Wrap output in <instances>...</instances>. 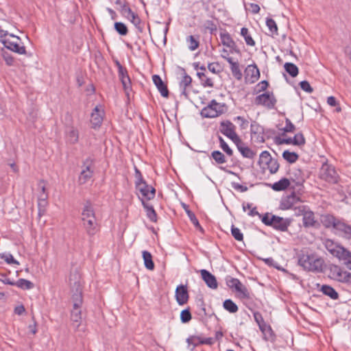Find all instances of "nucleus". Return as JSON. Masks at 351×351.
Masks as SVG:
<instances>
[{"label":"nucleus","mask_w":351,"mask_h":351,"mask_svg":"<svg viewBox=\"0 0 351 351\" xmlns=\"http://www.w3.org/2000/svg\"><path fill=\"white\" fill-rule=\"evenodd\" d=\"M118 75L123 85L124 91L126 95H128L129 91L132 88V84L127 69L125 67L124 69H121L118 71Z\"/></svg>","instance_id":"obj_17"},{"label":"nucleus","mask_w":351,"mask_h":351,"mask_svg":"<svg viewBox=\"0 0 351 351\" xmlns=\"http://www.w3.org/2000/svg\"><path fill=\"white\" fill-rule=\"evenodd\" d=\"M285 70L289 75L292 77H295L299 73V69L298 66L291 62H286L284 64Z\"/></svg>","instance_id":"obj_37"},{"label":"nucleus","mask_w":351,"mask_h":351,"mask_svg":"<svg viewBox=\"0 0 351 351\" xmlns=\"http://www.w3.org/2000/svg\"><path fill=\"white\" fill-rule=\"evenodd\" d=\"M293 221V218H283L270 213L263 214L262 219V222L265 226L271 227L274 230L280 232H287Z\"/></svg>","instance_id":"obj_3"},{"label":"nucleus","mask_w":351,"mask_h":351,"mask_svg":"<svg viewBox=\"0 0 351 351\" xmlns=\"http://www.w3.org/2000/svg\"><path fill=\"white\" fill-rule=\"evenodd\" d=\"M130 22L136 27L139 32H143V27L141 25V19L136 14H132L128 19Z\"/></svg>","instance_id":"obj_44"},{"label":"nucleus","mask_w":351,"mask_h":351,"mask_svg":"<svg viewBox=\"0 0 351 351\" xmlns=\"http://www.w3.org/2000/svg\"><path fill=\"white\" fill-rule=\"evenodd\" d=\"M319 178L329 184H335L339 182V176L332 165L324 162L320 169Z\"/></svg>","instance_id":"obj_6"},{"label":"nucleus","mask_w":351,"mask_h":351,"mask_svg":"<svg viewBox=\"0 0 351 351\" xmlns=\"http://www.w3.org/2000/svg\"><path fill=\"white\" fill-rule=\"evenodd\" d=\"M298 265L307 271L322 273L325 266L324 261L317 254L308 251H302L298 255Z\"/></svg>","instance_id":"obj_1"},{"label":"nucleus","mask_w":351,"mask_h":351,"mask_svg":"<svg viewBox=\"0 0 351 351\" xmlns=\"http://www.w3.org/2000/svg\"><path fill=\"white\" fill-rule=\"evenodd\" d=\"M134 177H135V187H139L142 184L146 183V181L144 180L141 171L136 167H134Z\"/></svg>","instance_id":"obj_48"},{"label":"nucleus","mask_w":351,"mask_h":351,"mask_svg":"<svg viewBox=\"0 0 351 351\" xmlns=\"http://www.w3.org/2000/svg\"><path fill=\"white\" fill-rule=\"evenodd\" d=\"M228 110V106L224 103H218L215 99H213L200 112V114L204 118H215L222 114H224Z\"/></svg>","instance_id":"obj_4"},{"label":"nucleus","mask_w":351,"mask_h":351,"mask_svg":"<svg viewBox=\"0 0 351 351\" xmlns=\"http://www.w3.org/2000/svg\"><path fill=\"white\" fill-rule=\"evenodd\" d=\"M192 315L189 307L182 310L180 313V320L182 323L186 324L191 321Z\"/></svg>","instance_id":"obj_51"},{"label":"nucleus","mask_w":351,"mask_h":351,"mask_svg":"<svg viewBox=\"0 0 351 351\" xmlns=\"http://www.w3.org/2000/svg\"><path fill=\"white\" fill-rule=\"evenodd\" d=\"M16 41H11L10 39L3 40V45L8 50L15 52L19 54H26V49L23 45H20Z\"/></svg>","instance_id":"obj_18"},{"label":"nucleus","mask_w":351,"mask_h":351,"mask_svg":"<svg viewBox=\"0 0 351 351\" xmlns=\"http://www.w3.org/2000/svg\"><path fill=\"white\" fill-rule=\"evenodd\" d=\"M285 126L282 129L283 133L282 136L285 134V133L293 132L295 130V126L292 123L289 119H285Z\"/></svg>","instance_id":"obj_53"},{"label":"nucleus","mask_w":351,"mask_h":351,"mask_svg":"<svg viewBox=\"0 0 351 351\" xmlns=\"http://www.w3.org/2000/svg\"><path fill=\"white\" fill-rule=\"evenodd\" d=\"M14 285L23 290H29L34 288V285L32 282L24 278H20L14 282Z\"/></svg>","instance_id":"obj_35"},{"label":"nucleus","mask_w":351,"mask_h":351,"mask_svg":"<svg viewBox=\"0 0 351 351\" xmlns=\"http://www.w3.org/2000/svg\"><path fill=\"white\" fill-rule=\"evenodd\" d=\"M290 186V180L283 178L279 181L274 182L271 185V189L275 191H282L287 189Z\"/></svg>","instance_id":"obj_31"},{"label":"nucleus","mask_w":351,"mask_h":351,"mask_svg":"<svg viewBox=\"0 0 351 351\" xmlns=\"http://www.w3.org/2000/svg\"><path fill=\"white\" fill-rule=\"evenodd\" d=\"M211 158L218 165L223 164L226 162V156L220 151L215 150L211 153Z\"/></svg>","instance_id":"obj_42"},{"label":"nucleus","mask_w":351,"mask_h":351,"mask_svg":"<svg viewBox=\"0 0 351 351\" xmlns=\"http://www.w3.org/2000/svg\"><path fill=\"white\" fill-rule=\"evenodd\" d=\"M142 205L146 211V215L147 218L152 222L156 223L157 221V214L154 207L147 203L143 198H140Z\"/></svg>","instance_id":"obj_26"},{"label":"nucleus","mask_w":351,"mask_h":351,"mask_svg":"<svg viewBox=\"0 0 351 351\" xmlns=\"http://www.w3.org/2000/svg\"><path fill=\"white\" fill-rule=\"evenodd\" d=\"M277 99L275 97L273 92H265L255 97L254 104L256 106H263L267 109H274Z\"/></svg>","instance_id":"obj_7"},{"label":"nucleus","mask_w":351,"mask_h":351,"mask_svg":"<svg viewBox=\"0 0 351 351\" xmlns=\"http://www.w3.org/2000/svg\"><path fill=\"white\" fill-rule=\"evenodd\" d=\"M290 183L294 184L291 186L293 190H295L298 195H302L304 193V183L306 181V177L304 172L298 168H293L289 172Z\"/></svg>","instance_id":"obj_5"},{"label":"nucleus","mask_w":351,"mask_h":351,"mask_svg":"<svg viewBox=\"0 0 351 351\" xmlns=\"http://www.w3.org/2000/svg\"><path fill=\"white\" fill-rule=\"evenodd\" d=\"M152 80L156 88H158V91L160 92V95L163 97H168L169 95V92L167 88V86L161 79L160 76L158 75H154L152 76Z\"/></svg>","instance_id":"obj_21"},{"label":"nucleus","mask_w":351,"mask_h":351,"mask_svg":"<svg viewBox=\"0 0 351 351\" xmlns=\"http://www.w3.org/2000/svg\"><path fill=\"white\" fill-rule=\"evenodd\" d=\"M137 191H138L141 195H142V197L141 198H143V199L145 201L146 200H151V199H153L156 195V189L154 187H153L151 185H149L146 183L145 184H142V185H141V186H139V187H135ZM141 197H139V199Z\"/></svg>","instance_id":"obj_13"},{"label":"nucleus","mask_w":351,"mask_h":351,"mask_svg":"<svg viewBox=\"0 0 351 351\" xmlns=\"http://www.w3.org/2000/svg\"><path fill=\"white\" fill-rule=\"evenodd\" d=\"M235 125L229 120L220 123L219 131L223 135L231 139L233 143H239L240 138L235 132Z\"/></svg>","instance_id":"obj_8"},{"label":"nucleus","mask_w":351,"mask_h":351,"mask_svg":"<svg viewBox=\"0 0 351 351\" xmlns=\"http://www.w3.org/2000/svg\"><path fill=\"white\" fill-rule=\"evenodd\" d=\"M68 141L71 144H75L79 139V133L77 129L71 127L67 133Z\"/></svg>","instance_id":"obj_40"},{"label":"nucleus","mask_w":351,"mask_h":351,"mask_svg":"<svg viewBox=\"0 0 351 351\" xmlns=\"http://www.w3.org/2000/svg\"><path fill=\"white\" fill-rule=\"evenodd\" d=\"M220 38L222 45L230 49V53L241 54V50L228 32L220 33Z\"/></svg>","instance_id":"obj_10"},{"label":"nucleus","mask_w":351,"mask_h":351,"mask_svg":"<svg viewBox=\"0 0 351 351\" xmlns=\"http://www.w3.org/2000/svg\"><path fill=\"white\" fill-rule=\"evenodd\" d=\"M83 226L86 230V233L90 237L95 235L99 231L98 223L96 217L93 219H87L82 220Z\"/></svg>","instance_id":"obj_20"},{"label":"nucleus","mask_w":351,"mask_h":351,"mask_svg":"<svg viewBox=\"0 0 351 351\" xmlns=\"http://www.w3.org/2000/svg\"><path fill=\"white\" fill-rule=\"evenodd\" d=\"M200 274L206 285L212 289H217L218 283L216 277L206 269H201Z\"/></svg>","instance_id":"obj_16"},{"label":"nucleus","mask_w":351,"mask_h":351,"mask_svg":"<svg viewBox=\"0 0 351 351\" xmlns=\"http://www.w3.org/2000/svg\"><path fill=\"white\" fill-rule=\"evenodd\" d=\"M241 35L244 38L246 44L249 46H254L255 41L249 34L248 29L247 27H242L241 29Z\"/></svg>","instance_id":"obj_41"},{"label":"nucleus","mask_w":351,"mask_h":351,"mask_svg":"<svg viewBox=\"0 0 351 351\" xmlns=\"http://www.w3.org/2000/svg\"><path fill=\"white\" fill-rule=\"evenodd\" d=\"M1 56L7 65L13 66L14 64V62H15L14 58L12 56V55L10 52L5 50L4 49H1Z\"/></svg>","instance_id":"obj_46"},{"label":"nucleus","mask_w":351,"mask_h":351,"mask_svg":"<svg viewBox=\"0 0 351 351\" xmlns=\"http://www.w3.org/2000/svg\"><path fill=\"white\" fill-rule=\"evenodd\" d=\"M94 217H96L93 204L90 199H86L82 210V221Z\"/></svg>","instance_id":"obj_22"},{"label":"nucleus","mask_w":351,"mask_h":351,"mask_svg":"<svg viewBox=\"0 0 351 351\" xmlns=\"http://www.w3.org/2000/svg\"><path fill=\"white\" fill-rule=\"evenodd\" d=\"M293 209L295 211V216H301L302 217L310 209V208L308 206L306 205H300L298 206H294Z\"/></svg>","instance_id":"obj_57"},{"label":"nucleus","mask_w":351,"mask_h":351,"mask_svg":"<svg viewBox=\"0 0 351 351\" xmlns=\"http://www.w3.org/2000/svg\"><path fill=\"white\" fill-rule=\"evenodd\" d=\"M321 223L326 228H330L332 227L335 228L338 219L330 214L323 215L321 216Z\"/></svg>","instance_id":"obj_28"},{"label":"nucleus","mask_w":351,"mask_h":351,"mask_svg":"<svg viewBox=\"0 0 351 351\" xmlns=\"http://www.w3.org/2000/svg\"><path fill=\"white\" fill-rule=\"evenodd\" d=\"M303 226L305 228H318L320 226L319 223L316 220L314 212L309 209L302 217Z\"/></svg>","instance_id":"obj_15"},{"label":"nucleus","mask_w":351,"mask_h":351,"mask_svg":"<svg viewBox=\"0 0 351 351\" xmlns=\"http://www.w3.org/2000/svg\"><path fill=\"white\" fill-rule=\"evenodd\" d=\"M332 256L337 258L340 261H343L346 265L347 264H351V252L341 245H340Z\"/></svg>","instance_id":"obj_19"},{"label":"nucleus","mask_w":351,"mask_h":351,"mask_svg":"<svg viewBox=\"0 0 351 351\" xmlns=\"http://www.w3.org/2000/svg\"><path fill=\"white\" fill-rule=\"evenodd\" d=\"M121 12L127 19H130V16L132 15V14H134V12L129 7L128 3L127 1H125L121 6Z\"/></svg>","instance_id":"obj_61"},{"label":"nucleus","mask_w":351,"mask_h":351,"mask_svg":"<svg viewBox=\"0 0 351 351\" xmlns=\"http://www.w3.org/2000/svg\"><path fill=\"white\" fill-rule=\"evenodd\" d=\"M294 141H295V139H293V138H291V137H289L287 138H282L280 136H276L274 138V143L278 145H283V144L294 145Z\"/></svg>","instance_id":"obj_52"},{"label":"nucleus","mask_w":351,"mask_h":351,"mask_svg":"<svg viewBox=\"0 0 351 351\" xmlns=\"http://www.w3.org/2000/svg\"><path fill=\"white\" fill-rule=\"evenodd\" d=\"M323 244L331 255H333L340 246L339 243L335 242L333 240L330 239H325L323 241Z\"/></svg>","instance_id":"obj_33"},{"label":"nucleus","mask_w":351,"mask_h":351,"mask_svg":"<svg viewBox=\"0 0 351 351\" xmlns=\"http://www.w3.org/2000/svg\"><path fill=\"white\" fill-rule=\"evenodd\" d=\"M223 307L230 313H235L238 311V306L231 300L226 299L223 302Z\"/></svg>","instance_id":"obj_38"},{"label":"nucleus","mask_w":351,"mask_h":351,"mask_svg":"<svg viewBox=\"0 0 351 351\" xmlns=\"http://www.w3.org/2000/svg\"><path fill=\"white\" fill-rule=\"evenodd\" d=\"M293 139H295L294 145L303 146L306 143L305 137L302 132H298L295 134V136L293 137Z\"/></svg>","instance_id":"obj_54"},{"label":"nucleus","mask_w":351,"mask_h":351,"mask_svg":"<svg viewBox=\"0 0 351 351\" xmlns=\"http://www.w3.org/2000/svg\"><path fill=\"white\" fill-rule=\"evenodd\" d=\"M335 230L343 234L347 239H351V226L344 221L338 219L335 228Z\"/></svg>","instance_id":"obj_27"},{"label":"nucleus","mask_w":351,"mask_h":351,"mask_svg":"<svg viewBox=\"0 0 351 351\" xmlns=\"http://www.w3.org/2000/svg\"><path fill=\"white\" fill-rule=\"evenodd\" d=\"M93 171H82L78 178L79 184H85L88 180H90L93 177Z\"/></svg>","instance_id":"obj_49"},{"label":"nucleus","mask_w":351,"mask_h":351,"mask_svg":"<svg viewBox=\"0 0 351 351\" xmlns=\"http://www.w3.org/2000/svg\"><path fill=\"white\" fill-rule=\"evenodd\" d=\"M182 207L185 210L188 217H189L191 221L194 225V226L199 230L202 233L204 232L203 228L201 226L198 219H197L195 213L192 212L189 208V206L186 204H182Z\"/></svg>","instance_id":"obj_29"},{"label":"nucleus","mask_w":351,"mask_h":351,"mask_svg":"<svg viewBox=\"0 0 351 351\" xmlns=\"http://www.w3.org/2000/svg\"><path fill=\"white\" fill-rule=\"evenodd\" d=\"M251 134L255 138L257 143H264L265 141L264 137L265 130L263 126L256 121H253L250 125Z\"/></svg>","instance_id":"obj_14"},{"label":"nucleus","mask_w":351,"mask_h":351,"mask_svg":"<svg viewBox=\"0 0 351 351\" xmlns=\"http://www.w3.org/2000/svg\"><path fill=\"white\" fill-rule=\"evenodd\" d=\"M222 58H225L227 60V62L230 64V70L234 78L237 79V80H241L242 79L243 74L240 69L239 63L238 62L233 61V59L231 57H226L224 56H222Z\"/></svg>","instance_id":"obj_23"},{"label":"nucleus","mask_w":351,"mask_h":351,"mask_svg":"<svg viewBox=\"0 0 351 351\" xmlns=\"http://www.w3.org/2000/svg\"><path fill=\"white\" fill-rule=\"evenodd\" d=\"M115 31L121 36H125L128 33L126 25L122 22H115L114 24Z\"/></svg>","instance_id":"obj_43"},{"label":"nucleus","mask_w":351,"mask_h":351,"mask_svg":"<svg viewBox=\"0 0 351 351\" xmlns=\"http://www.w3.org/2000/svg\"><path fill=\"white\" fill-rule=\"evenodd\" d=\"M241 281L234 278H230V279H226V284L230 288L237 289L238 286L241 285Z\"/></svg>","instance_id":"obj_63"},{"label":"nucleus","mask_w":351,"mask_h":351,"mask_svg":"<svg viewBox=\"0 0 351 351\" xmlns=\"http://www.w3.org/2000/svg\"><path fill=\"white\" fill-rule=\"evenodd\" d=\"M266 25L268 27L270 33L272 36L278 35V26L276 21L271 18H267L266 20Z\"/></svg>","instance_id":"obj_45"},{"label":"nucleus","mask_w":351,"mask_h":351,"mask_svg":"<svg viewBox=\"0 0 351 351\" xmlns=\"http://www.w3.org/2000/svg\"><path fill=\"white\" fill-rule=\"evenodd\" d=\"M1 258H3L8 264H16L19 265V261L15 260L11 254H0Z\"/></svg>","instance_id":"obj_62"},{"label":"nucleus","mask_w":351,"mask_h":351,"mask_svg":"<svg viewBox=\"0 0 351 351\" xmlns=\"http://www.w3.org/2000/svg\"><path fill=\"white\" fill-rule=\"evenodd\" d=\"M282 156V158L289 163H294L299 158V155L296 152H290L289 150H285Z\"/></svg>","instance_id":"obj_39"},{"label":"nucleus","mask_w":351,"mask_h":351,"mask_svg":"<svg viewBox=\"0 0 351 351\" xmlns=\"http://www.w3.org/2000/svg\"><path fill=\"white\" fill-rule=\"evenodd\" d=\"M219 145L222 150L229 156H232L233 155L232 149L228 146V145L226 143L224 139L221 136H218Z\"/></svg>","instance_id":"obj_50"},{"label":"nucleus","mask_w":351,"mask_h":351,"mask_svg":"<svg viewBox=\"0 0 351 351\" xmlns=\"http://www.w3.org/2000/svg\"><path fill=\"white\" fill-rule=\"evenodd\" d=\"M235 291L240 293V298L241 299H250V293L248 291L247 287L241 283L240 286H238Z\"/></svg>","instance_id":"obj_47"},{"label":"nucleus","mask_w":351,"mask_h":351,"mask_svg":"<svg viewBox=\"0 0 351 351\" xmlns=\"http://www.w3.org/2000/svg\"><path fill=\"white\" fill-rule=\"evenodd\" d=\"M217 68H220V64L219 62H212L208 64V70L213 73L219 74L221 73V70Z\"/></svg>","instance_id":"obj_64"},{"label":"nucleus","mask_w":351,"mask_h":351,"mask_svg":"<svg viewBox=\"0 0 351 351\" xmlns=\"http://www.w3.org/2000/svg\"><path fill=\"white\" fill-rule=\"evenodd\" d=\"M231 234L232 237L238 241L243 240V234L239 230V228L235 227L234 225L231 226Z\"/></svg>","instance_id":"obj_56"},{"label":"nucleus","mask_w":351,"mask_h":351,"mask_svg":"<svg viewBox=\"0 0 351 351\" xmlns=\"http://www.w3.org/2000/svg\"><path fill=\"white\" fill-rule=\"evenodd\" d=\"M38 186L42 191V193H40L38 197V206H41L42 202H43L45 204H47L46 200L48 197V195L46 193L45 181L44 180H40Z\"/></svg>","instance_id":"obj_32"},{"label":"nucleus","mask_w":351,"mask_h":351,"mask_svg":"<svg viewBox=\"0 0 351 351\" xmlns=\"http://www.w3.org/2000/svg\"><path fill=\"white\" fill-rule=\"evenodd\" d=\"M260 77V71L257 66L254 64L248 65L245 70V80L247 83L253 84Z\"/></svg>","instance_id":"obj_11"},{"label":"nucleus","mask_w":351,"mask_h":351,"mask_svg":"<svg viewBox=\"0 0 351 351\" xmlns=\"http://www.w3.org/2000/svg\"><path fill=\"white\" fill-rule=\"evenodd\" d=\"M103 112L101 111L98 106H96L92 113H91V119L90 123L92 124V128H97L101 126L103 121Z\"/></svg>","instance_id":"obj_24"},{"label":"nucleus","mask_w":351,"mask_h":351,"mask_svg":"<svg viewBox=\"0 0 351 351\" xmlns=\"http://www.w3.org/2000/svg\"><path fill=\"white\" fill-rule=\"evenodd\" d=\"M234 144L237 145L238 150L244 158H253L256 156V152L247 146H245V143L241 138L239 143H234Z\"/></svg>","instance_id":"obj_25"},{"label":"nucleus","mask_w":351,"mask_h":351,"mask_svg":"<svg viewBox=\"0 0 351 351\" xmlns=\"http://www.w3.org/2000/svg\"><path fill=\"white\" fill-rule=\"evenodd\" d=\"M71 300L73 302V308L71 311V321L73 322L72 324L75 329H77L80 326L82 320L81 308L83 304L82 291L79 285L73 293Z\"/></svg>","instance_id":"obj_2"},{"label":"nucleus","mask_w":351,"mask_h":351,"mask_svg":"<svg viewBox=\"0 0 351 351\" xmlns=\"http://www.w3.org/2000/svg\"><path fill=\"white\" fill-rule=\"evenodd\" d=\"M183 71H184V75H183V77L182 79V80L180 81V87H188L189 86H191V83H192V78L191 77V76H189V75H187L185 72V70L183 69H182Z\"/></svg>","instance_id":"obj_58"},{"label":"nucleus","mask_w":351,"mask_h":351,"mask_svg":"<svg viewBox=\"0 0 351 351\" xmlns=\"http://www.w3.org/2000/svg\"><path fill=\"white\" fill-rule=\"evenodd\" d=\"M143 258L144 261L145 267L149 270H153L154 269V263L152 260V254L146 250L143 252Z\"/></svg>","instance_id":"obj_34"},{"label":"nucleus","mask_w":351,"mask_h":351,"mask_svg":"<svg viewBox=\"0 0 351 351\" xmlns=\"http://www.w3.org/2000/svg\"><path fill=\"white\" fill-rule=\"evenodd\" d=\"M199 36L190 35L186 38V42L189 43V48L191 51H195L199 46Z\"/></svg>","instance_id":"obj_36"},{"label":"nucleus","mask_w":351,"mask_h":351,"mask_svg":"<svg viewBox=\"0 0 351 351\" xmlns=\"http://www.w3.org/2000/svg\"><path fill=\"white\" fill-rule=\"evenodd\" d=\"M325 295L328 296L332 300H338L339 295L338 292L331 286L328 285H323L319 289Z\"/></svg>","instance_id":"obj_30"},{"label":"nucleus","mask_w":351,"mask_h":351,"mask_svg":"<svg viewBox=\"0 0 351 351\" xmlns=\"http://www.w3.org/2000/svg\"><path fill=\"white\" fill-rule=\"evenodd\" d=\"M299 195L295 190H293L290 195L281 199L279 206L280 209L285 210L293 208L296 203L301 202Z\"/></svg>","instance_id":"obj_9"},{"label":"nucleus","mask_w":351,"mask_h":351,"mask_svg":"<svg viewBox=\"0 0 351 351\" xmlns=\"http://www.w3.org/2000/svg\"><path fill=\"white\" fill-rule=\"evenodd\" d=\"M204 27L205 29L208 30L210 34H215L217 29V25L213 21L210 20L206 21Z\"/></svg>","instance_id":"obj_60"},{"label":"nucleus","mask_w":351,"mask_h":351,"mask_svg":"<svg viewBox=\"0 0 351 351\" xmlns=\"http://www.w3.org/2000/svg\"><path fill=\"white\" fill-rule=\"evenodd\" d=\"M175 297L179 305L186 304L189 298L186 285H178L176 289Z\"/></svg>","instance_id":"obj_12"},{"label":"nucleus","mask_w":351,"mask_h":351,"mask_svg":"<svg viewBox=\"0 0 351 351\" xmlns=\"http://www.w3.org/2000/svg\"><path fill=\"white\" fill-rule=\"evenodd\" d=\"M272 157L267 151H263L260 154L259 160L258 164L261 166L263 162H269L272 160Z\"/></svg>","instance_id":"obj_55"},{"label":"nucleus","mask_w":351,"mask_h":351,"mask_svg":"<svg viewBox=\"0 0 351 351\" xmlns=\"http://www.w3.org/2000/svg\"><path fill=\"white\" fill-rule=\"evenodd\" d=\"M269 162L270 163H269V167L267 169L271 174H274L278 171L280 165L278 162V160L274 158H272Z\"/></svg>","instance_id":"obj_59"}]
</instances>
